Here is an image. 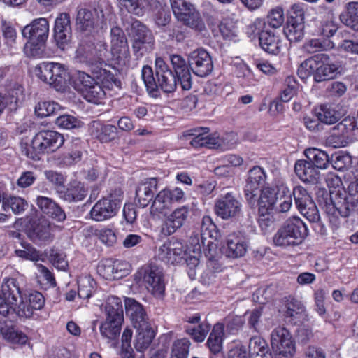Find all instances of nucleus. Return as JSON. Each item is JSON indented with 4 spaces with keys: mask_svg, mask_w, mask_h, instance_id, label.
Instances as JSON below:
<instances>
[{
    "mask_svg": "<svg viewBox=\"0 0 358 358\" xmlns=\"http://www.w3.org/2000/svg\"><path fill=\"white\" fill-rule=\"evenodd\" d=\"M219 31L224 40L238 41L237 30L232 22L224 20L219 24Z\"/></svg>",
    "mask_w": 358,
    "mask_h": 358,
    "instance_id": "bf43d9fd",
    "label": "nucleus"
},
{
    "mask_svg": "<svg viewBox=\"0 0 358 358\" xmlns=\"http://www.w3.org/2000/svg\"><path fill=\"white\" fill-rule=\"evenodd\" d=\"M0 334L4 339L10 343L24 345L27 342V336L20 331H17L12 320H7L3 317L0 318Z\"/></svg>",
    "mask_w": 358,
    "mask_h": 358,
    "instance_id": "72a5a7b5",
    "label": "nucleus"
},
{
    "mask_svg": "<svg viewBox=\"0 0 358 358\" xmlns=\"http://www.w3.org/2000/svg\"><path fill=\"white\" fill-rule=\"evenodd\" d=\"M215 214L223 220L236 217L241 212V204L231 193L218 199L214 206Z\"/></svg>",
    "mask_w": 358,
    "mask_h": 358,
    "instance_id": "c756f323",
    "label": "nucleus"
},
{
    "mask_svg": "<svg viewBox=\"0 0 358 358\" xmlns=\"http://www.w3.org/2000/svg\"><path fill=\"white\" fill-rule=\"evenodd\" d=\"M105 320L101 323V335L110 340H115L120 334L124 322V310L120 298L108 296L104 306Z\"/></svg>",
    "mask_w": 358,
    "mask_h": 358,
    "instance_id": "6e6552de",
    "label": "nucleus"
},
{
    "mask_svg": "<svg viewBox=\"0 0 358 358\" xmlns=\"http://www.w3.org/2000/svg\"><path fill=\"white\" fill-rule=\"evenodd\" d=\"M189 67L194 75L204 78L213 69V62L210 53L203 48H197L187 55Z\"/></svg>",
    "mask_w": 358,
    "mask_h": 358,
    "instance_id": "6ab92c4d",
    "label": "nucleus"
},
{
    "mask_svg": "<svg viewBox=\"0 0 358 358\" xmlns=\"http://www.w3.org/2000/svg\"><path fill=\"white\" fill-rule=\"evenodd\" d=\"M84 151L83 142L80 138L72 139L68 151L62 154L60 164L65 166L76 164L82 160Z\"/></svg>",
    "mask_w": 358,
    "mask_h": 358,
    "instance_id": "c9c22d12",
    "label": "nucleus"
},
{
    "mask_svg": "<svg viewBox=\"0 0 358 358\" xmlns=\"http://www.w3.org/2000/svg\"><path fill=\"white\" fill-rule=\"evenodd\" d=\"M171 69L176 78H178L182 90H189L192 85V78L189 62L181 55L173 54L170 55Z\"/></svg>",
    "mask_w": 358,
    "mask_h": 358,
    "instance_id": "b1692460",
    "label": "nucleus"
},
{
    "mask_svg": "<svg viewBox=\"0 0 358 358\" xmlns=\"http://www.w3.org/2000/svg\"><path fill=\"white\" fill-rule=\"evenodd\" d=\"M338 69V64L329 54L320 52L303 61L298 68L297 74L301 79L312 76L315 83H321L334 79Z\"/></svg>",
    "mask_w": 358,
    "mask_h": 358,
    "instance_id": "20e7f679",
    "label": "nucleus"
},
{
    "mask_svg": "<svg viewBox=\"0 0 358 358\" xmlns=\"http://www.w3.org/2000/svg\"><path fill=\"white\" fill-rule=\"evenodd\" d=\"M74 87L89 103L99 104L106 97L105 90L90 74L78 71L75 77Z\"/></svg>",
    "mask_w": 358,
    "mask_h": 358,
    "instance_id": "4468645a",
    "label": "nucleus"
},
{
    "mask_svg": "<svg viewBox=\"0 0 358 358\" xmlns=\"http://www.w3.org/2000/svg\"><path fill=\"white\" fill-rule=\"evenodd\" d=\"M288 192V188L284 185H278L275 189L267 188L261 190L257 196L248 193V204L251 208L257 207L258 213H273L275 205L278 201L279 196Z\"/></svg>",
    "mask_w": 358,
    "mask_h": 358,
    "instance_id": "2eb2a0df",
    "label": "nucleus"
},
{
    "mask_svg": "<svg viewBox=\"0 0 358 358\" xmlns=\"http://www.w3.org/2000/svg\"><path fill=\"white\" fill-rule=\"evenodd\" d=\"M266 173L259 166H254L248 171V193L257 196L266 182Z\"/></svg>",
    "mask_w": 358,
    "mask_h": 358,
    "instance_id": "e433bc0d",
    "label": "nucleus"
},
{
    "mask_svg": "<svg viewBox=\"0 0 358 358\" xmlns=\"http://www.w3.org/2000/svg\"><path fill=\"white\" fill-rule=\"evenodd\" d=\"M55 124L64 129H79L83 128L85 123L77 117L71 115H62L56 118Z\"/></svg>",
    "mask_w": 358,
    "mask_h": 358,
    "instance_id": "3c124183",
    "label": "nucleus"
},
{
    "mask_svg": "<svg viewBox=\"0 0 358 358\" xmlns=\"http://www.w3.org/2000/svg\"><path fill=\"white\" fill-rule=\"evenodd\" d=\"M94 12L88 8H80L76 17V29L85 34H90L94 28Z\"/></svg>",
    "mask_w": 358,
    "mask_h": 358,
    "instance_id": "a19ab883",
    "label": "nucleus"
},
{
    "mask_svg": "<svg viewBox=\"0 0 358 358\" xmlns=\"http://www.w3.org/2000/svg\"><path fill=\"white\" fill-rule=\"evenodd\" d=\"M24 96V87L18 83H15L3 92H0V115L6 110V120L8 123L16 120L15 115Z\"/></svg>",
    "mask_w": 358,
    "mask_h": 358,
    "instance_id": "dca6fc26",
    "label": "nucleus"
},
{
    "mask_svg": "<svg viewBox=\"0 0 358 358\" xmlns=\"http://www.w3.org/2000/svg\"><path fill=\"white\" fill-rule=\"evenodd\" d=\"M211 325L207 321L202 322L197 327H188L186 333L196 343H202L210 332Z\"/></svg>",
    "mask_w": 358,
    "mask_h": 358,
    "instance_id": "8fccbe9b",
    "label": "nucleus"
},
{
    "mask_svg": "<svg viewBox=\"0 0 358 358\" xmlns=\"http://www.w3.org/2000/svg\"><path fill=\"white\" fill-rule=\"evenodd\" d=\"M24 299L22 292H0V315L2 317L10 315L13 319L17 316L31 317L36 310H41L45 305L43 292H29Z\"/></svg>",
    "mask_w": 358,
    "mask_h": 358,
    "instance_id": "f03ea898",
    "label": "nucleus"
},
{
    "mask_svg": "<svg viewBox=\"0 0 358 358\" xmlns=\"http://www.w3.org/2000/svg\"><path fill=\"white\" fill-rule=\"evenodd\" d=\"M37 77L57 91L63 92L71 76L65 65L56 62H42L35 69Z\"/></svg>",
    "mask_w": 358,
    "mask_h": 358,
    "instance_id": "f8f14e48",
    "label": "nucleus"
},
{
    "mask_svg": "<svg viewBox=\"0 0 358 358\" xmlns=\"http://www.w3.org/2000/svg\"><path fill=\"white\" fill-rule=\"evenodd\" d=\"M36 204L41 213L53 220L63 222L66 219V215L63 208L52 199L38 196Z\"/></svg>",
    "mask_w": 358,
    "mask_h": 358,
    "instance_id": "2f4dec72",
    "label": "nucleus"
},
{
    "mask_svg": "<svg viewBox=\"0 0 358 358\" xmlns=\"http://www.w3.org/2000/svg\"><path fill=\"white\" fill-rule=\"evenodd\" d=\"M304 23L297 21L287 22L283 29V32L290 43L301 41L304 36Z\"/></svg>",
    "mask_w": 358,
    "mask_h": 358,
    "instance_id": "49530a36",
    "label": "nucleus"
},
{
    "mask_svg": "<svg viewBox=\"0 0 358 358\" xmlns=\"http://www.w3.org/2000/svg\"><path fill=\"white\" fill-rule=\"evenodd\" d=\"M176 18L194 31L201 33L205 30V23L200 13L193 4L186 0H170Z\"/></svg>",
    "mask_w": 358,
    "mask_h": 358,
    "instance_id": "ddd939ff",
    "label": "nucleus"
},
{
    "mask_svg": "<svg viewBox=\"0 0 358 358\" xmlns=\"http://www.w3.org/2000/svg\"><path fill=\"white\" fill-rule=\"evenodd\" d=\"M304 310L303 304L300 301L291 296L285 298L280 301L279 311L286 318H291L292 320L301 318Z\"/></svg>",
    "mask_w": 358,
    "mask_h": 358,
    "instance_id": "58836bf2",
    "label": "nucleus"
},
{
    "mask_svg": "<svg viewBox=\"0 0 358 358\" xmlns=\"http://www.w3.org/2000/svg\"><path fill=\"white\" fill-rule=\"evenodd\" d=\"M220 252L227 257L238 258L246 252V236L244 232L237 231L229 235L226 244L221 246Z\"/></svg>",
    "mask_w": 358,
    "mask_h": 358,
    "instance_id": "393cba45",
    "label": "nucleus"
},
{
    "mask_svg": "<svg viewBox=\"0 0 358 358\" xmlns=\"http://www.w3.org/2000/svg\"><path fill=\"white\" fill-rule=\"evenodd\" d=\"M305 11L301 4H294L289 10L287 22H295L304 23Z\"/></svg>",
    "mask_w": 358,
    "mask_h": 358,
    "instance_id": "774afa93",
    "label": "nucleus"
},
{
    "mask_svg": "<svg viewBox=\"0 0 358 358\" xmlns=\"http://www.w3.org/2000/svg\"><path fill=\"white\" fill-rule=\"evenodd\" d=\"M224 336V324L222 322L215 323L206 343L212 354L217 355L222 350Z\"/></svg>",
    "mask_w": 358,
    "mask_h": 358,
    "instance_id": "4c0bfd02",
    "label": "nucleus"
},
{
    "mask_svg": "<svg viewBox=\"0 0 358 358\" xmlns=\"http://www.w3.org/2000/svg\"><path fill=\"white\" fill-rule=\"evenodd\" d=\"M131 48L136 59H141L155 50V39L153 38L148 40L134 41L131 43Z\"/></svg>",
    "mask_w": 358,
    "mask_h": 358,
    "instance_id": "09e8293b",
    "label": "nucleus"
},
{
    "mask_svg": "<svg viewBox=\"0 0 358 358\" xmlns=\"http://www.w3.org/2000/svg\"><path fill=\"white\" fill-rule=\"evenodd\" d=\"M137 284L141 282L147 291H165L166 282L162 268L155 264L143 266L134 275Z\"/></svg>",
    "mask_w": 358,
    "mask_h": 358,
    "instance_id": "f3484780",
    "label": "nucleus"
},
{
    "mask_svg": "<svg viewBox=\"0 0 358 358\" xmlns=\"http://www.w3.org/2000/svg\"><path fill=\"white\" fill-rule=\"evenodd\" d=\"M261 48L270 55H277L280 52L282 40L275 31L266 30L258 38Z\"/></svg>",
    "mask_w": 358,
    "mask_h": 358,
    "instance_id": "f704fd0d",
    "label": "nucleus"
},
{
    "mask_svg": "<svg viewBox=\"0 0 358 358\" xmlns=\"http://www.w3.org/2000/svg\"><path fill=\"white\" fill-rule=\"evenodd\" d=\"M141 78L148 95L155 99L162 96V92L169 94L173 93L178 85V78L165 61L157 57L155 61V70L144 65L141 70Z\"/></svg>",
    "mask_w": 358,
    "mask_h": 358,
    "instance_id": "f257e3e1",
    "label": "nucleus"
},
{
    "mask_svg": "<svg viewBox=\"0 0 358 358\" xmlns=\"http://www.w3.org/2000/svg\"><path fill=\"white\" fill-rule=\"evenodd\" d=\"M49 260L52 265L60 271H66L69 267L68 262L66 260V255L58 249L51 248L46 252Z\"/></svg>",
    "mask_w": 358,
    "mask_h": 358,
    "instance_id": "864d4df0",
    "label": "nucleus"
},
{
    "mask_svg": "<svg viewBox=\"0 0 358 358\" xmlns=\"http://www.w3.org/2000/svg\"><path fill=\"white\" fill-rule=\"evenodd\" d=\"M208 127H196L184 132L185 138L193 137L189 144L194 148L220 149L222 140L213 134H208Z\"/></svg>",
    "mask_w": 358,
    "mask_h": 358,
    "instance_id": "aec40b11",
    "label": "nucleus"
},
{
    "mask_svg": "<svg viewBox=\"0 0 358 358\" xmlns=\"http://www.w3.org/2000/svg\"><path fill=\"white\" fill-rule=\"evenodd\" d=\"M169 245V250H173V254L175 255L178 264L182 262L184 257L187 256V248L184 242L182 240L173 236L167 242Z\"/></svg>",
    "mask_w": 358,
    "mask_h": 358,
    "instance_id": "4d7b16f0",
    "label": "nucleus"
},
{
    "mask_svg": "<svg viewBox=\"0 0 358 358\" xmlns=\"http://www.w3.org/2000/svg\"><path fill=\"white\" fill-rule=\"evenodd\" d=\"M294 172L297 177L306 184L316 185L320 182V171L307 160H297L294 164Z\"/></svg>",
    "mask_w": 358,
    "mask_h": 358,
    "instance_id": "473e14b6",
    "label": "nucleus"
},
{
    "mask_svg": "<svg viewBox=\"0 0 358 358\" xmlns=\"http://www.w3.org/2000/svg\"><path fill=\"white\" fill-rule=\"evenodd\" d=\"M190 345V341L187 338L176 341L172 349L171 358H187Z\"/></svg>",
    "mask_w": 358,
    "mask_h": 358,
    "instance_id": "13d9d810",
    "label": "nucleus"
},
{
    "mask_svg": "<svg viewBox=\"0 0 358 358\" xmlns=\"http://www.w3.org/2000/svg\"><path fill=\"white\" fill-rule=\"evenodd\" d=\"M113 264L114 259L111 258L101 260L97 266L98 273L106 280H115Z\"/></svg>",
    "mask_w": 358,
    "mask_h": 358,
    "instance_id": "6e6d98bb",
    "label": "nucleus"
},
{
    "mask_svg": "<svg viewBox=\"0 0 358 358\" xmlns=\"http://www.w3.org/2000/svg\"><path fill=\"white\" fill-rule=\"evenodd\" d=\"M169 245L166 243H164L158 250V257L167 264H177L178 262L173 254V250H169Z\"/></svg>",
    "mask_w": 358,
    "mask_h": 358,
    "instance_id": "69168bd1",
    "label": "nucleus"
},
{
    "mask_svg": "<svg viewBox=\"0 0 358 358\" xmlns=\"http://www.w3.org/2000/svg\"><path fill=\"white\" fill-rule=\"evenodd\" d=\"M120 208V201L112 194L98 201L90 210V216L96 221H103L115 216Z\"/></svg>",
    "mask_w": 358,
    "mask_h": 358,
    "instance_id": "5701e85b",
    "label": "nucleus"
},
{
    "mask_svg": "<svg viewBox=\"0 0 358 358\" xmlns=\"http://www.w3.org/2000/svg\"><path fill=\"white\" fill-rule=\"evenodd\" d=\"M357 127L356 121L354 117H347L341 122L333 127L334 134L337 136H344Z\"/></svg>",
    "mask_w": 358,
    "mask_h": 358,
    "instance_id": "680f3d73",
    "label": "nucleus"
},
{
    "mask_svg": "<svg viewBox=\"0 0 358 358\" xmlns=\"http://www.w3.org/2000/svg\"><path fill=\"white\" fill-rule=\"evenodd\" d=\"M292 196L298 211L313 224L314 231L320 235L326 234V227L321 221L318 208L310 193L299 185L294 187Z\"/></svg>",
    "mask_w": 358,
    "mask_h": 358,
    "instance_id": "9d476101",
    "label": "nucleus"
},
{
    "mask_svg": "<svg viewBox=\"0 0 358 358\" xmlns=\"http://www.w3.org/2000/svg\"><path fill=\"white\" fill-rule=\"evenodd\" d=\"M304 155L307 158L306 160L317 170L327 169L330 163V159L327 152L315 148L306 149Z\"/></svg>",
    "mask_w": 358,
    "mask_h": 358,
    "instance_id": "79ce46f5",
    "label": "nucleus"
},
{
    "mask_svg": "<svg viewBox=\"0 0 358 358\" xmlns=\"http://www.w3.org/2000/svg\"><path fill=\"white\" fill-rule=\"evenodd\" d=\"M315 115L321 123L333 124L338 122L341 113L329 104H323L315 111Z\"/></svg>",
    "mask_w": 358,
    "mask_h": 358,
    "instance_id": "a18cd8bd",
    "label": "nucleus"
},
{
    "mask_svg": "<svg viewBox=\"0 0 358 358\" xmlns=\"http://www.w3.org/2000/svg\"><path fill=\"white\" fill-rule=\"evenodd\" d=\"M90 135L101 143H108L119 139L117 128L100 120H93L89 124Z\"/></svg>",
    "mask_w": 358,
    "mask_h": 358,
    "instance_id": "c85d7f7f",
    "label": "nucleus"
},
{
    "mask_svg": "<svg viewBox=\"0 0 358 358\" xmlns=\"http://www.w3.org/2000/svg\"><path fill=\"white\" fill-rule=\"evenodd\" d=\"M24 231L27 238L38 246L50 244L55 236L53 224L42 215L27 217Z\"/></svg>",
    "mask_w": 358,
    "mask_h": 358,
    "instance_id": "9b49d317",
    "label": "nucleus"
},
{
    "mask_svg": "<svg viewBox=\"0 0 358 358\" xmlns=\"http://www.w3.org/2000/svg\"><path fill=\"white\" fill-rule=\"evenodd\" d=\"M171 189L165 188L159 191L155 197L150 206V213L156 215L164 213V210L169 208L171 203Z\"/></svg>",
    "mask_w": 358,
    "mask_h": 358,
    "instance_id": "c03bdc74",
    "label": "nucleus"
},
{
    "mask_svg": "<svg viewBox=\"0 0 358 358\" xmlns=\"http://www.w3.org/2000/svg\"><path fill=\"white\" fill-rule=\"evenodd\" d=\"M155 22L159 28H164L168 25L171 20V15L169 8L161 7L155 14Z\"/></svg>",
    "mask_w": 358,
    "mask_h": 358,
    "instance_id": "338daca9",
    "label": "nucleus"
},
{
    "mask_svg": "<svg viewBox=\"0 0 358 358\" xmlns=\"http://www.w3.org/2000/svg\"><path fill=\"white\" fill-rule=\"evenodd\" d=\"M27 207V201L21 197L13 196L2 199V208L5 212L11 210L13 213L18 215L24 212Z\"/></svg>",
    "mask_w": 358,
    "mask_h": 358,
    "instance_id": "de8ad7c7",
    "label": "nucleus"
},
{
    "mask_svg": "<svg viewBox=\"0 0 358 358\" xmlns=\"http://www.w3.org/2000/svg\"><path fill=\"white\" fill-rule=\"evenodd\" d=\"M327 213L348 217L358 210V178L348 182L344 193L330 194L329 202L326 201Z\"/></svg>",
    "mask_w": 358,
    "mask_h": 358,
    "instance_id": "0eeeda50",
    "label": "nucleus"
},
{
    "mask_svg": "<svg viewBox=\"0 0 358 358\" xmlns=\"http://www.w3.org/2000/svg\"><path fill=\"white\" fill-rule=\"evenodd\" d=\"M308 236L306 224L299 217L287 219L273 237L275 245L282 248L301 244Z\"/></svg>",
    "mask_w": 358,
    "mask_h": 358,
    "instance_id": "1a4fd4ad",
    "label": "nucleus"
},
{
    "mask_svg": "<svg viewBox=\"0 0 358 358\" xmlns=\"http://www.w3.org/2000/svg\"><path fill=\"white\" fill-rule=\"evenodd\" d=\"M285 20L283 10L281 7L272 9L267 15V23L274 29L282 26Z\"/></svg>",
    "mask_w": 358,
    "mask_h": 358,
    "instance_id": "e2e57ef3",
    "label": "nucleus"
},
{
    "mask_svg": "<svg viewBox=\"0 0 358 358\" xmlns=\"http://www.w3.org/2000/svg\"><path fill=\"white\" fill-rule=\"evenodd\" d=\"M120 5L127 10L137 16H143L145 8L142 0H117Z\"/></svg>",
    "mask_w": 358,
    "mask_h": 358,
    "instance_id": "052dcab7",
    "label": "nucleus"
},
{
    "mask_svg": "<svg viewBox=\"0 0 358 358\" xmlns=\"http://www.w3.org/2000/svg\"><path fill=\"white\" fill-rule=\"evenodd\" d=\"M271 345L276 358H291L295 352L292 336L288 329L282 327L272 331Z\"/></svg>",
    "mask_w": 358,
    "mask_h": 358,
    "instance_id": "a211bd4d",
    "label": "nucleus"
},
{
    "mask_svg": "<svg viewBox=\"0 0 358 358\" xmlns=\"http://www.w3.org/2000/svg\"><path fill=\"white\" fill-rule=\"evenodd\" d=\"M112 52L117 65L124 66L129 64L130 52L127 39L124 31L119 27H113L110 30Z\"/></svg>",
    "mask_w": 358,
    "mask_h": 358,
    "instance_id": "412c9836",
    "label": "nucleus"
},
{
    "mask_svg": "<svg viewBox=\"0 0 358 358\" xmlns=\"http://www.w3.org/2000/svg\"><path fill=\"white\" fill-rule=\"evenodd\" d=\"M22 34L27 40L24 48L25 54L29 57H42L49 34L48 20L43 17L33 20L23 28Z\"/></svg>",
    "mask_w": 358,
    "mask_h": 358,
    "instance_id": "423d86ee",
    "label": "nucleus"
},
{
    "mask_svg": "<svg viewBox=\"0 0 358 358\" xmlns=\"http://www.w3.org/2000/svg\"><path fill=\"white\" fill-rule=\"evenodd\" d=\"M125 311L136 329L135 347L138 351H143L149 347L155 336L149 318L143 306L134 299L126 298Z\"/></svg>",
    "mask_w": 358,
    "mask_h": 358,
    "instance_id": "39448f33",
    "label": "nucleus"
},
{
    "mask_svg": "<svg viewBox=\"0 0 358 358\" xmlns=\"http://www.w3.org/2000/svg\"><path fill=\"white\" fill-rule=\"evenodd\" d=\"M59 105L55 101L38 102L35 106V114L38 117H45L56 113Z\"/></svg>",
    "mask_w": 358,
    "mask_h": 358,
    "instance_id": "5fc2aeb1",
    "label": "nucleus"
},
{
    "mask_svg": "<svg viewBox=\"0 0 358 358\" xmlns=\"http://www.w3.org/2000/svg\"><path fill=\"white\" fill-rule=\"evenodd\" d=\"M64 136L53 130H41L29 142L22 138L20 142L21 154L33 161H39L42 156L56 152L64 143Z\"/></svg>",
    "mask_w": 358,
    "mask_h": 358,
    "instance_id": "7ed1b4c3",
    "label": "nucleus"
},
{
    "mask_svg": "<svg viewBox=\"0 0 358 358\" xmlns=\"http://www.w3.org/2000/svg\"><path fill=\"white\" fill-rule=\"evenodd\" d=\"M189 214V208L187 206L176 208L164 221L162 225V233L165 236L173 234L184 225Z\"/></svg>",
    "mask_w": 358,
    "mask_h": 358,
    "instance_id": "cd10ccee",
    "label": "nucleus"
},
{
    "mask_svg": "<svg viewBox=\"0 0 358 358\" xmlns=\"http://www.w3.org/2000/svg\"><path fill=\"white\" fill-rule=\"evenodd\" d=\"M347 15H341V20L354 30L358 31V1H352L346 4Z\"/></svg>",
    "mask_w": 358,
    "mask_h": 358,
    "instance_id": "603ef678",
    "label": "nucleus"
},
{
    "mask_svg": "<svg viewBox=\"0 0 358 358\" xmlns=\"http://www.w3.org/2000/svg\"><path fill=\"white\" fill-rule=\"evenodd\" d=\"M88 189L84 182L76 179L71 180L66 185L57 189L59 197L69 203L83 201L87 195Z\"/></svg>",
    "mask_w": 358,
    "mask_h": 358,
    "instance_id": "a878e982",
    "label": "nucleus"
},
{
    "mask_svg": "<svg viewBox=\"0 0 358 358\" xmlns=\"http://www.w3.org/2000/svg\"><path fill=\"white\" fill-rule=\"evenodd\" d=\"M248 354V358H271L266 341L259 336L250 339Z\"/></svg>",
    "mask_w": 358,
    "mask_h": 358,
    "instance_id": "37998d69",
    "label": "nucleus"
},
{
    "mask_svg": "<svg viewBox=\"0 0 358 358\" xmlns=\"http://www.w3.org/2000/svg\"><path fill=\"white\" fill-rule=\"evenodd\" d=\"M94 78L102 86L103 89L112 90L114 88L120 89L122 82L117 74L113 73L110 71L103 68L93 71Z\"/></svg>",
    "mask_w": 358,
    "mask_h": 358,
    "instance_id": "ea45409f",
    "label": "nucleus"
},
{
    "mask_svg": "<svg viewBox=\"0 0 358 358\" xmlns=\"http://www.w3.org/2000/svg\"><path fill=\"white\" fill-rule=\"evenodd\" d=\"M72 38L71 17L67 13H60L55 20L52 41L56 46L64 50Z\"/></svg>",
    "mask_w": 358,
    "mask_h": 358,
    "instance_id": "4be33fe9",
    "label": "nucleus"
},
{
    "mask_svg": "<svg viewBox=\"0 0 358 358\" xmlns=\"http://www.w3.org/2000/svg\"><path fill=\"white\" fill-rule=\"evenodd\" d=\"M159 178L157 177L145 178L136 189V200L141 208L152 204L158 189Z\"/></svg>",
    "mask_w": 358,
    "mask_h": 358,
    "instance_id": "bb28decb",
    "label": "nucleus"
},
{
    "mask_svg": "<svg viewBox=\"0 0 358 358\" xmlns=\"http://www.w3.org/2000/svg\"><path fill=\"white\" fill-rule=\"evenodd\" d=\"M123 24L131 43L155 38L152 31L145 24L131 16L124 20Z\"/></svg>",
    "mask_w": 358,
    "mask_h": 358,
    "instance_id": "7c9ffc66",
    "label": "nucleus"
},
{
    "mask_svg": "<svg viewBox=\"0 0 358 358\" xmlns=\"http://www.w3.org/2000/svg\"><path fill=\"white\" fill-rule=\"evenodd\" d=\"M1 29L6 43L8 45H12L15 43L17 34L15 29L12 26L10 22H8L6 20H2Z\"/></svg>",
    "mask_w": 358,
    "mask_h": 358,
    "instance_id": "0e129e2a",
    "label": "nucleus"
}]
</instances>
